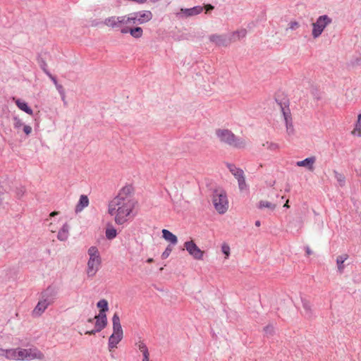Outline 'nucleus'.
Wrapping results in <instances>:
<instances>
[{
  "label": "nucleus",
  "mask_w": 361,
  "mask_h": 361,
  "mask_svg": "<svg viewBox=\"0 0 361 361\" xmlns=\"http://www.w3.org/2000/svg\"><path fill=\"white\" fill-rule=\"evenodd\" d=\"M59 294V288L52 285L48 286L39 294V300L32 311V316L39 317L49 305L55 302Z\"/></svg>",
  "instance_id": "nucleus-1"
},
{
  "label": "nucleus",
  "mask_w": 361,
  "mask_h": 361,
  "mask_svg": "<svg viewBox=\"0 0 361 361\" xmlns=\"http://www.w3.org/2000/svg\"><path fill=\"white\" fill-rule=\"evenodd\" d=\"M216 135L221 142L230 147L236 149H243L245 147L246 143L245 140L237 137L228 129H216Z\"/></svg>",
  "instance_id": "nucleus-2"
},
{
  "label": "nucleus",
  "mask_w": 361,
  "mask_h": 361,
  "mask_svg": "<svg viewBox=\"0 0 361 361\" xmlns=\"http://www.w3.org/2000/svg\"><path fill=\"white\" fill-rule=\"evenodd\" d=\"M212 202L219 214L226 213L228 208V201L225 190L221 188H216L212 192Z\"/></svg>",
  "instance_id": "nucleus-3"
},
{
  "label": "nucleus",
  "mask_w": 361,
  "mask_h": 361,
  "mask_svg": "<svg viewBox=\"0 0 361 361\" xmlns=\"http://www.w3.org/2000/svg\"><path fill=\"white\" fill-rule=\"evenodd\" d=\"M133 201H119V205L117 206L116 215L114 220L116 224L123 225L128 219L127 217L130 214L134 209Z\"/></svg>",
  "instance_id": "nucleus-4"
},
{
  "label": "nucleus",
  "mask_w": 361,
  "mask_h": 361,
  "mask_svg": "<svg viewBox=\"0 0 361 361\" xmlns=\"http://www.w3.org/2000/svg\"><path fill=\"white\" fill-rule=\"evenodd\" d=\"M88 255L90 258L87 262V274L89 277H92L98 271L102 259L98 249L95 246H91L88 249Z\"/></svg>",
  "instance_id": "nucleus-5"
},
{
  "label": "nucleus",
  "mask_w": 361,
  "mask_h": 361,
  "mask_svg": "<svg viewBox=\"0 0 361 361\" xmlns=\"http://www.w3.org/2000/svg\"><path fill=\"white\" fill-rule=\"evenodd\" d=\"M153 14L150 11H140L126 15V25H142L152 19Z\"/></svg>",
  "instance_id": "nucleus-6"
},
{
  "label": "nucleus",
  "mask_w": 361,
  "mask_h": 361,
  "mask_svg": "<svg viewBox=\"0 0 361 361\" xmlns=\"http://www.w3.org/2000/svg\"><path fill=\"white\" fill-rule=\"evenodd\" d=\"M332 23V19L327 15L320 16L315 23H312V37L316 39L319 37L326 26Z\"/></svg>",
  "instance_id": "nucleus-7"
},
{
  "label": "nucleus",
  "mask_w": 361,
  "mask_h": 361,
  "mask_svg": "<svg viewBox=\"0 0 361 361\" xmlns=\"http://www.w3.org/2000/svg\"><path fill=\"white\" fill-rule=\"evenodd\" d=\"M94 319H95L94 329L85 331V334L89 336L95 335L97 333L102 331L107 326L108 320L106 314L99 313L94 316Z\"/></svg>",
  "instance_id": "nucleus-8"
},
{
  "label": "nucleus",
  "mask_w": 361,
  "mask_h": 361,
  "mask_svg": "<svg viewBox=\"0 0 361 361\" xmlns=\"http://www.w3.org/2000/svg\"><path fill=\"white\" fill-rule=\"evenodd\" d=\"M41 355L42 353L39 351L32 353L31 349L16 348V360H30L40 358Z\"/></svg>",
  "instance_id": "nucleus-9"
},
{
  "label": "nucleus",
  "mask_w": 361,
  "mask_h": 361,
  "mask_svg": "<svg viewBox=\"0 0 361 361\" xmlns=\"http://www.w3.org/2000/svg\"><path fill=\"white\" fill-rule=\"evenodd\" d=\"M184 247L195 259L200 260L203 259L204 252L197 247L193 240L186 241L184 243Z\"/></svg>",
  "instance_id": "nucleus-10"
},
{
  "label": "nucleus",
  "mask_w": 361,
  "mask_h": 361,
  "mask_svg": "<svg viewBox=\"0 0 361 361\" xmlns=\"http://www.w3.org/2000/svg\"><path fill=\"white\" fill-rule=\"evenodd\" d=\"M104 24L111 28H120L126 25V16H111L106 18Z\"/></svg>",
  "instance_id": "nucleus-11"
},
{
  "label": "nucleus",
  "mask_w": 361,
  "mask_h": 361,
  "mask_svg": "<svg viewBox=\"0 0 361 361\" xmlns=\"http://www.w3.org/2000/svg\"><path fill=\"white\" fill-rule=\"evenodd\" d=\"M202 11L203 7L201 6H195L190 8H181L176 15L179 18H185L198 15L201 13Z\"/></svg>",
  "instance_id": "nucleus-12"
},
{
  "label": "nucleus",
  "mask_w": 361,
  "mask_h": 361,
  "mask_svg": "<svg viewBox=\"0 0 361 361\" xmlns=\"http://www.w3.org/2000/svg\"><path fill=\"white\" fill-rule=\"evenodd\" d=\"M121 32L122 34H128L129 33L135 39H139L143 35V30L141 27L139 26H128V25H125L121 29Z\"/></svg>",
  "instance_id": "nucleus-13"
},
{
  "label": "nucleus",
  "mask_w": 361,
  "mask_h": 361,
  "mask_svg": "<svg viewBox=\"0 0 361 361\" xmlns=\"http://www.w3.org/2000/svg\"><path fill=\"white\" fill-rule=\"evenodd\" d=\"M209 41L219 47H227L231 42V38H228L224 35L213 34L209 37Z\"/></svg>",
  "instance_id": "nucleus-14"
},
{
  "label": "nucleus",
  "mask_w": 361,
  "mask_h": 361,
  "mask_svg": "<svg viewBox=\"0 0 361 361\" xmlns=\"http://www.w3.org/2000/svg\"><path fill=\"white\" fill-rule=\"evenodd\" d=\"M133 192V188L132 185H126L123 187L119 191L118 195L114 198H119L118 201H133L128 197V195H130Z\"/></svg>",
  "instance_id": "nucleus-15"
},
{
  "label": "nucleus",
  "mask_w": 361,
  "mask_h": 361,
  "mask_svg": "<svg viewBox=\"0 0 361 361\" xmlns=\"http://www.w3.org/2000/svg\"><path fill=\"white\" fill-rule=\"evenodd\" d=\"M113 334L123 336V332L120 322V317L117 312L114 313L112 317Z\"/></svg>",
  "instance_id": "nucleus-16"
},
{
  "label": "nucleus",
  "mask_w": 361,
  "mask_h": 361,
  "mask_svg": "<svg viewBox=\"0 0 361 361\" xmlns=\"http://www.w3.org/2000/svg\"><path fill=\"white\" fill-rule=\"evenodd\" d=\"M286 111L282 112V114L286 123L287 132L290 134L293 132V121L290 109H288V110Z\"/></svg>",
  "instance_id": "nucleus-17"
},
{
  "label": "nucleus",
  "mask_w": 361,
  "mask_h": 361,
  "mask_svg": "<svg viewBox=\"0 0 361 361\" xmlns=\"http://www.w3.org/2000/svg\"><path fill=\"white\" fill-rule=\"evenodd\" d=\"M316 161L315 157H307L302 161H298L296 163L298 166H303L307 167L310 171H312L314 170L313 164Z\"/></svg>",
  "instance_id": "nucleus-18"
},
{
  "label": "nucleus",
  "mask_w": 361,
  "mask_h": 361,
  "mask_svg": "<svg viewBox=\"0 0 361 361\" xmlns=\"http://www.w3.org/2000/svg\"><path fill=\"white\" fill-rule=\"evenodd\" d=\"M89 204V199L87 195H81L79 199L78 202L77 203L75 208V212L78 213L82 211V209L85 207H87Z\"/></svg>",
  "instance_id": "nucleus-19"
},
{
  "label": "nucleus",
  "mask_w": 361,
  "mask_h": 361,
  "mask_svg": "<svg viewBox=\"0 0 361 361\" xmlns=\"http://www.w3.org/2000/svg\"><path fill=\"white\" fill-rule=\"evenodd\" d=\"M161 232L162 237L164 238V240L169 242L171 244L173 245L177 244L178 238L176 235H174L173 233H171L167 229H163Z\"/></svg>",
  "instance_id": "nucleus-20"
},
{
  "label": "nucleus",
  "mask_w": 361,
  "mask_h": 361,
  "mask_svg": "<svg viewBox=\"0 0 361 361\" xmlns=\"http://www.w3.org/2000/svg\"><path fill=\"white\" fill-rule=\"evenodd\" d=\"M275 101L280 106L281 112L286 111L289 109V99L287 97L280 98L279 95L276 96Z\"/></svg>",
  "instance_id": "nucleus-21"
},
{
  "label": "nucleus",
  "mask_w": 361,
  "mask_h": 361,
  "mask_svg": "<svg viewBox=\"0 0 361 361\" xmlns=\"http://www.w3.org/2000/svg\"><path fill=\"white\" fill-rule=\"evenodd\" d=\"M122 338L123 336L112 334L110 336L108 342V347L109 350H111V349L116 348L118 343L122 340Z\"/></svg>",
  "instance_id": "nucleus-22"
},
{
  "label": "nucleus",
  "mask_w": 361,
  "mask_h": 361,
  "mask_svg": "<svg viewBox=\"0 0 361 361\" xmlns=\"http://www.w3.org/2000/svg\"><path fill=\"white\" fill-rule=\"evenodd\" d=\"M68 230L69 226L67 223H65L61 228L57 234V238L60 241H65L68 238Z\"/></svg>",
  "instance_id": "nucleus-23"
},
{
  "label": "nucleus",
  "mask_w": 361,
  "mask_h": 361,
  "mask_svg": "<svg viewBox=\"0 0 361 361\" xmlns=\"http://www.w3.org/2000/svg\"><path fill=\"white\" fill-rule=\"evenodd\" d=\"M226 166L228 169L229 171L232 173V175L235 178H238L240 177V176L244 175V172L243 169L238 168L235 166L233 164L226 163Z\"/></svg>",
  "instance_id": "nucleus-24"
},
{
  "label": "nucleus",
  "mask_w": 361,
  "mask_h": 361,
  "mask_svg": "<svg viewBox=\"0 0 361 361\" xmlns=\"http://www.w3.org/2000/svg\"><path fill=\"white\" fill-rule=\"evenodd\" d=\"M16 104L20 110L27 113V114H29V115L33 114L32 109L30 108V106L28 105V104L27 102H25V101H22L18 99L16 100Z\"/></svg>",
  "instance_id": "nucleus-25"
},
{
  "label": "nucleus",
  "mask_w": 361,
  "mask_h": 361,
  "mask_svg": "<svg viewBox=\"0 0 361 361\" xmlns=\"http://www.w3.org/2000/svg\"><path fill=\"white\" fill-rule=\"evenodd\" d=\"M118 198H114L108 205V213L113 216L116 215L117 206L119 205V201Z\"/></svg>",
  "instance_id": "nucleus-26"
},
{
  "label": "nucleus",
  "mask_w": 361,
  "mask_h": 361,
  "mask_svg": "<svg viewBox=\"0 0 361 361\" xmlns=\"http://www.w3.org/2000/svg\"><path fill=\"white\" fill-rule=\"evenodd\" d=\"M348 258V255L347 254H343L339 255L336 258V264L338 267V271L341 274L343 272L345 266L343 264L344 262Z\"/></svg>",
  "instance_id": "nucleus-27"
},
{
  "label": "nucleus",
  "mask_w": 361,
  "mask_h": 361,
  "mask_svg": "<svg viewBox=\"0 0 361 361\" xmlns=\"http://www.w3.org/2000/svg\"><path fill=\"white\" fill-rule=\"evenodd\" d=\"M302 307L305 312V316L308 318H310L312 315V311L311 308V304L310 301H308L305 298H301Z\"/></svg>",
  "instance_id": "nucleus-28"
},
{
  "label": "nucleus",
  "mask_w": 361,
  "mask_h": 361,
  "mask_svg": "<svg viewBox=\"0 0 361 361\" xmlns=\"http://www.w3.org/2000/svg\"><path fill=\"white\" fill-rule=\"evenodd\" d=\"M97 307L99 308V313L106 314L109 310V303L105 299H102L97 303Z\"/></svg>",
  "instance_id": "nucleus-29"
},
{
  "label": "nucleus",
  "mask_w": 361,
  "mask_h": 361,
  "mask_svg": "<svg viewBox=\"0 0 361 361\" xmlns=\"http://www.w3.org/2000/svg\"><path fill=\"white\" fill-rule=\"evenodd\" d=\"M37 63L40 67V68L42 70V71L46 74L47 73L49 72L47 64L46 63L45 59L42 57V55L41 54H39L37 57Z\"/></svg>",
  "instance_id": "nucleus-30"
},
{
  "label": "nucleus",
  "mask_w": 361,
  "mask_h": 361,
  "mask_svg": "<svg viewBox=\"0 0 361 361\" xmlns=\"http://www.w3.org/2000/svg\"><path fill=\"white\" fill-rule=\"evenodd\" d=\"M105 234H106V238L108 240H113L117 235V231L114 226H109L106 229Z\"/></svg>",
  "instance_id": "nucleus-31"
},
{
  "label": "nucleus",
  "mask_w": 361,
  "mask_h": 361,
  "mask_svg": "<svg viewBox=\"0 0 361 361\" xmlns=\"http://www.w3.org/2000/svg\"><path fill=\"white\" fill-rule=\"evenodd\" d=\"M257 207L259 209L268 208L273 211L276 208V204L268 201L261 200L259 202Z\"/></svg>",
  "instance_id": "nucleus-32"
},
{
  "label": "nucleus",
  "mask_w": 361,
  "mask_h": 361,
  "mask_svg": "<svg viewBox=\"0 0 361 361\" xmlns=\"http://www.w3.org/2000/svg\"><path fill=\"white\" fill-rule=\"evenodd\" d=\"M2 350L4 352L3 355H4L7 359L16 360V348Z\"/></svg>",
  "instance_id": "nucleus-33"
},
{
  "label": "nucleus",
  "mask_w": 361,
  "mask_h": 361,
  "mask_svg": "<svg viewBox=\"0 0 361 361\" xmlns=\"http://www.w3.org/2000/svg\"><path fill=\"white\" fill-rule=\"evenodd\" d=\"M139 349L142 352L145 361H147V357H149V354L146 345L144 343H140L139 344Z\"/></svg>",
  "instance_id": "nucleus-34"
},
{
  "label": "nucleus",
  "mask_w": 361,
  "mask_h": 361,
  "mask_svg": "<svg viewBox=\"0 0 361 361\" xmlns=\"http://www.w3.org/2000/svg\"><path fill=\"white\" fill-rule=\"evenodd\" d=\"M236 179L238 180V187H239L240 190L242 191V190H245L247 188V185L245 183V178L244 175L240 176V177H239Z\"/></svg>",
  "instance_id": "nucleus-35"
},
{
  "label": "nucleus",
  "mask_w": 361,
  "mask_h": 361,
  "mask_svg": "<svg viewBox=\"0 0 361 361\" xmlns=\"http://www.w3.org/2000/svg\"><path fill=\"white\" fill-rule=\"evenodd\" d=\"M357 131V135L361 137V114L358 115L357 121L355 125V132Z\"/></svg>",
  "instance_id": "nucleus-36"
},
{
  "label": "nucleus",
  "mask_w": 361,
  "mask_h": 361,
  "mask_svg": "<svg viewBox=\"0 0 361 361\" xmlns=\"http://www.w3.org/2000/svg\"><path fill=\"white\" fill-rule=\"evenodd\" d=\"M172 252V247L171 246L169 245L166 247V248L165 249V250L162 252L161 254V258L163 259H166L171 254V252Z\"/></svg>",
  "instance_id": "nucleus-37"
},
{
  "label": "nucleus",
  "mask_w": 361,
  "mask_h": 361,
  "mask_svg": "<svg viewBox=\"0 0 361 361\" xmlns=\"http://www.w3.org/2000/svg\"><path fill=\"white\" fill-rule=\"evenodd\" d=\"M247 34V31L245 29L241 30L240 31H235L232 33V37H235V35H238V38L240 39V37H245Z\"/></svg>",
  "instance_id": "nucleus-38"
},
{
  "label": "nucleus",
  "mask_w": 361,
  "mask_h": 361,
  "mask_svg": "<svg viewBox=\"0 0 361 361\" xmlns=\"http://www.w3.org/2000/svg\"><path fill=\"white\" fill-rule=\"evenodd\" d=\"M274 328L272 325H267L264 327V331L266 335L271 336L274 334Z\"/></svg>",
  "instance_id": "nucleus-39"
},
{
  "label": "nucleus",
  "mask_w": 361,
  "mask_h": 361,
  "mask_svg": "<svg viewBox=\"0 0 361 361\" xmlns=\"http://www.w3.org/2000/svg\"><path fill=\"white\" fill-rule=\"evenodd\" d=\"M266 145L267 147L271 151H275L279 147V145L274 142H267Z\"/></svg>",
  "instance_id": "nucleus-40"
},
{
  "label": "nucleus",
  "mask_w": 361,
  "mask_h": 361,
  "mask_svg": "<svg viewBox=\"0 0 361 361\" xmlns=\"http://www.w3.org/2000/svg\"><path fill=\"white\" fill-rule=\"evenodd\" d=\"M221 252L226 256L228 257L230 255V247L226 243H224L221 246Z\"/></svg>",
  "instance_id": "nucleus-41"
},
{
  "label": "nucleus",
  "mask_w": 361,
  "mask_h": 361,
  "mask_svg": "<svg viewBox=\"0 0 361 361\" xmlns=\"http://www.w3.org/2000/svg\"><path fill=\"white\" fill-rule=\"evenodd\" d=\"M13 120H14L13 126H14L15 128L18 129V128H20L21 126H24L23 123L22 122V121L20 118H18L17 117H14Z\"/></svg>",
  "instance_id": "nucleus-42"
},
{
  "label": "nucleus",
  "mask_w": 361,
  "mask_h": 361,
  "mask_svg": "<svg viewBox=\"0 0 361 361\" xmlns=\"http://www.w3.org/2000/svg\"><path fill=\"white\" fill-rule=\"evenodd\" d=\"M299 26H300V25L297 21H291L288 24V28L292 30H296L297 28L299 27Z\"/></svg>",
  "instance_id": "nucleus-43"
},
{
  "label": "nucleus",
  "mask_w": 361,
  "mask_h": 361,
  "mask_svg": "<svg viewBox=\"0 0 361 361\" xmlns=\"http://www.w3.org/2000/svg\"><path fill=\"white\" fill-rule=\"evenodd\" d=\"M46 75H47V76L51 79V80L53 82V83L55 85V86H56V85L59 84V83L58 82V80H57V79H56V76H54V75H53L50 73V71H49V72H48V73H46Z\"/></svg>",
  "instance_id": "nucleus-44"
},
{
  "label": "nucleus",
  "mask_w": 361,
  "mask_h": 361,
  "mask_svg": "<svg viewBox=\"0 0 361 361\" xmlns=\"http://www.w3.org/2000/svg\"><path fill=\"white\" fill-rule=\"evenodd\" d=\"M55 87L58 90L60 96H63V94L66 93L63 87L61 84H58Z\"/></svg>",
  "instance_id": "nucleus-45"
},
{
  "label": "nucleus",
  "mask_w": 361,
  "mask_h": 361,
  "mask_svg": "<svg viewBox=\"0 0 361 361\" xmlns=\"http://www.w3.org/2000/svg\"><path fill=\"white\" fill-rule=\"evenodd\" d=\"M23 132L25 133L26 135H29L32 133V128L30 126L24 125Z\"/></svg>",
  "instance_id": "nucleus-46"
},
{
  "label": "nucleus",
  "mask_w": 361,
  "mask_h": 361,
  "mask_svg": "<svg viewBox=\"0 0 361 361\" xmlns=\"http://www.w3.org/2000/svg\"><path fill=\"white\" fill-rule=\"evenodd\" d=\"M312 94L317 99H320L321 97L319 95V93L318 92V90L317 89H312Z\"/></svg>",
  "instance_id": "nucleus-47"
},
{
  "label": "nucleus",
  "mask_w": 361,
  "mask_h": 361,
  "mask_svg": "<svg viewBox=\"0 0 361 361\" xmlns=\"http://www.w3.org/2000/svg\"><path fill=\"white\" fill-rule=\"evenodd\" d=\"M205 8H206L207 12H209V11L214 10V6H212V4H207V5H206Z\"/></svg>",
  "instance_id": "nucleus-48"
},
{
  "label": "nucleus",
  "mask_w": 361,
  "mask_h": 361,
  "mask_svg": "<svg viewBox=\"0 0 361 361\" xmlns=\"http://www.w3.org/2000/svg\"><path fill=\"white\" fill-rule=\"evenodd\" d=\"M305 252L307 255H310L312 254V251L311 250V249L310 248L309 246H306L305 247Z\"/></svg>",
  "instance_id": "nucleus-49"
},
{
  "label": "nucleus",
  "mask_w": 361,
  "mask_h": 361,
  "mask_svg": "<svg viewBox=\"0 0 361 361\" xmlns=\"http://www.w3.org/2000/svg\"><path fill=\"white\" fill-rule=\"evenodd\" d=\"M336 178H337L338 181L344 180V177L342 175H341V174H339L338 173H336Z\"/></svg>",
  "instance_id": "nucleus-50"
},
{
  "label": "nucleus",
  "mask_w": 361,
  "mask_h": 361,
  "mask_svg": "<svg viewBox=\"0 0 361 361\" xmlns=\"http://www.w3.org/2000/svg\"><path fill=\"white\" fill-rule=\"evenodd\" d=\"M59 214V212L54 211L49 214L50 217H54L55 216H57Z\"/></svg>",
  "instance_id": "nucleus-51"
},
{
  "label": "nucleus",
  "mask_w": 361,
  "mask_h": 361,
  "mask_svg": "<svg viewBox=\"0 0 361 361\" xmlns=\"http://www.w3.org/2000/svg\"><path fill=\"white\" fill-rule=\"evenodd\" d=\"M354 63L356 64V65L360 66L361 65V58L356 59V60L355 61Z\"/></svg>",
  "instance_id": "nucleus-52"
},
{
  "label": "nucleus",
  "mask_w": 361,
  "mask_h": 361,
  "mask_svg": "<svg viewBox=\"0 0 361 361\" xmlns=\"http://www.w3.org/2000/svg\"><path fill=\"white\" fill-rule=\"evenodd\" d=\"M61 99L62 101L63 102V103L66 104V93L63 94V96H61Z\"/></svg>",
  "instance_id": "nucleus-53"
},
{
  "label": "nucleus",
  "mask_w": 361,
  "mask_h": 361,
  "mask_svg": "<svg viewBox=\"0 0 361 361\" xmlns=\"http://www.w3.org/2000/svg\"><path fill=\"white\" fill-rule=\"evenodd\" d=\"M255 224L256 226L258 227V226H259L261 225V222H260V221L257 220V221H255Z\"/></svg>",
  "instance_id": "nucleus-54"
},
{
  "label": "nucleus",
  "mask_w": 361,
  "mask_h": 361,
  "mask_svg": "<svg viewBox=\"0 0 361 361\" xmlns=\"http://www.w3.org/2000/svg\"><path fill=\"white\" fill-rule=\"evenodd\" d=\"M290 185H288L286 186V189H285V191H286V192H289V191H290Z\"/></svg>",
  "instance_id": "nucleus-55"
},
{
  "label": "nucleus",
  "mask_w": 361,
  "mask_h": 361,
  "mask_svg": "<svg viewBox=\"0 0 361 361\" xmlns=\"http://www.w3.org/2000/svg\"><path fill=\"white\" fill-rule=\"evenodd\" d=\"M147 263H151L153 262V259L152 258H148L146 261Z\"/></svg>",
  "instance_id": "nucleus-56"
},
{
  "label": "nucleus",
  "mask_w": 361,
  "mask_h": 361,
  "mask_svg": "<svg viewBox=\"0 0 361 361\" xmlns=\"http://www.w3.org/2000/svg\"><path fill=\"white\" fill-rule=\"evenodd\" d=\"M94 318H89V319H87V322H89V323H92V322H93V321H94Z\"/></svg>",
  "instance_id": "nucleus-57"
},
{
  "label": "nucleus",
  "mask_w": 361,
  "mask_h": 361,
  "mask_svg": "<svg viewBox=\"0 0 361 361\" xmlns=\"http://www.w3.org/2000/svg\"><path fill=\"white\" fill-rule=\"evenodd\" d=\"M283 207H286V208H288L289 207L288 202H286V204L283 205Z\"/></svg>",
  "instance_id": "nucleus-58"
},
{
  "label": "nucleus",
  "mask_w": 361,
  "mask_h": 361,
  "mask_svg": "<svg viewBox=\"0 0 361 361\" xmlns=\"http://www.w3.org/2000/svg\"><path fill=\"white\" fill-rule=\"evenodd\" d=\"M2 200H3V199H2V197H1V194L0 193V204H1V202H2Z\"/></svg>",
  "instance_id": "nucleus-59"
}]
</instances>
